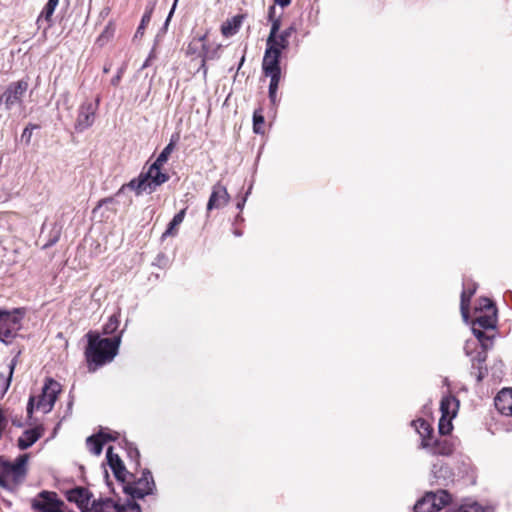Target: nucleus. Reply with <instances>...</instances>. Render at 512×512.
Wrapping results in <instances>:
<instances>
[{"label":"nucleus","mask_w":512,"mask_h":512,"mask_svg":"<svg viewBox=\"0 0 512 512\" xmlns=\"http://www.w3.org/2000/svg\"><path fill=\"white\" fill-rule=\"evenodd\" d=\"M177 139L178 137H176V139L172 137L170 142L161 151L154 163L149 166L147 171H142L138 177L133 178L127 184H124L115 194V197H119L126 189L133 190L137 196L144 193L151 194L155 192L159 186L167 182L169 180V175L162 172L161 168L168 161L171 153L175 149Z\"/></svg>","instance_id":"f257e3e1"},{"label":"nucleus","mask_w":512,"mask_h":512,"mask_svg":"<svg viewBox=\"0 0 512 512\" xmlns=\"http://www.w3.org/2000/svg\"><path fill=\"white\" fill-rule=\"evenodd\" d=\"M124 330L112 338H101L98 332L90 331L86 337L88 344L85 350L89 371H95L98 367L111 362L118 354Z\"/></svg>","instance_id":"f03ea898"},{"label":"nucleus","mask_w":512,"mask_h":512,"mask_svg":"<svg viewBox=\"0 0 512 512\" xmlns=\"http://www.w3.org/2000/svg\"><path fill=\"white\" fill-rule=\"evenodd\" d=\"M29 454L19 455L14 462L0 456V487L15 492L25 481Z\"/></svg>","instance_id":"7ed1b4c3"},{"label":"nucleus","mask_w":512,"mask_h":512,"mask_svg":"<svg viewBox=\"0 0 512 512\" xmlns=\"http://www.w3.org/2000/svg\"><path fill=\"white\" fill-rule=\"evenodd\" d=\"M61 391V385L54 379H46L39 396H30L27 403V417L32 418L34 410L48 413L52 410L58 394Z\"/></svg>","instance_id":"20e7f679"},{"label":"nucleus","mask_w":512,"mask_h":512,"mask_svg":"<svg viewBox=\"0 0 512 512\" xmlns=\"http://www.w3.org/2000/svg\"><path fill=\"white\" fill-rule=\"evenodd\" d=\"M24 312L15 308L11 311L0 309V342L9 345L22 327Z\"/></svg>","instance_id":"39448f33"},{"label":"nucleus","mask_w":512,"mask_h":512,"mask_svg":"<svg viewBox=\"0 0 512 512\" xmlns=\"http://www.w3.org/2000/svg\"><path fill=\"white\" fill-rule=\"evenodd\" d=\"M451 500L450 494L445 490L436 493L429 492L414 505V512H437Z\"/></svg>","instance_id":"423d86ee"},{"label":"nucleus","mask_w":512,"mask_h":512,"mask_svg":"<svg viewBox=\"0 0 512 512\" xmlns=\"http://www.w3.org/2000/svg\"><path fill=\"white\" fill-rule=\"evenodd\" d=\"M125 492L128 493L133 499H142L146 495L152 494L155 490V482L152 473L148 469L142 471L140 478L133 482H128L124 488Z\"/></svg>","instance_id":"0eeeda50"},{"label":"nucleus","mask_w":512,"mask_h":512,"mask_svg":"<svg viewBox=\"0 0 512 512\" xmlns=\"http://www.w3.org/2000/svg\"><path fill=\"white\" fill-rule=\"evenodd\" d=\"M28 89L26 80L11 82L0 95V106L4 104L6 110H10L13 106L22 103V99Z\"/></svg>","instance_id":"6e6552de"},{"label":"nucleus","mask_w":512,"mask_h":512,"mask_svg":"<svg viewBox=\"0 0 512 512\" xmlns=\"http://www.w3.org/2000/svg\"><path fill=\"white\" fill-rule=\"evenodd\" d=\"M62 506L63 502L56 494L48 491H42L31 501L33 512H63Z\"/></svg>","instance_id":"1a4fd4ad"},{"label":"nucleus","mask_w":512,"mask_h":512,"mask_svg":"<svg viewBox=\"0 0 512 512\" xmlns=\"http://www.w3.org/2000/svg\"><path fill=\"white\" fill-rule=\"evenodd\" d=\"M99 103L100 97L98 96L94 102L85 101L80 105L75 123V129L77 131L82 132L93 125Z\"/></svg>","instance_id":"9d476101"},{"label":"nucleus","mask_w":512,"mask_h":512,"mask_svg":"<svg viewBox=\"0 0 512 512\" xmlns=\"http://www.w3.org/2000/svg\"><path fill=\"white\" fill-rule=\"evenodd\" d=\"M496 322L497 311L480 313L477 315L475 320L472 322L471 328L475 338L479 341H482V339L491 341L492 339L487 336L482 329H494L496 327Z\"/></svg>","instance_id":"9b49d317"},{"label":"nucleus","mask_w":512,"mask_h":512,"mask_svg":"<svg viewBox=\"0 0 512 512\" xmlns=\"http://www.w3.org/2000/svg\"><path fill=\"white\" fill-rule=\"evenodd\" d=\"M282 52L266 43L262 61L263 73L267 77L281 76L280 58Z\"/></svg>","instance_id":"f8f14e48"},{"label":"nucleus","mask_w":512,"mask_h":512,"mask_svg":"<svg viewBox=\"0 0 512 512\" xmlns=\"http://www.w3.org/2000/svg\"><path fill=\"white\" fill-rule=\"evenodd\" d=\"M421 448L426 449L434 456H451L456 450V443L452 439L442 437L434 441L423 439L421 441Z\"/></svg>","instance_id":"ddd939ff"},{"label":"nucleus","mask_w":512,"mask_h":512,"mask_svg":"<svg viewBox=\"0 0 512 512\" xmlns=\"http://www.w3.org/2000/svg\"><path fill=\"white\" fill-rule=\"evenodd\" d=\"M92 494L85 487H75L66 492V498L69 502H74L77 504L78 508L82 512H88L91 504Z\"/></svg>","instance_id":"4468645a"},{"label":"nucleus","mask_w":512,"mask_h":512,"mask_svg":"<svg viewBox=\"0 0 512 512\" xmlns=\"http://www.w3.org/2000/svg\"><path fill=\"white\" fill-rule=\"evenodd\" d=\"M229 199L230 196L226 187L220 183L215 184L207 203V212L224 207L228 203Z\"/></svg>","instance_id":"2eb2a0df"},{"label":"nucleus","mask_w":512,"mask_h":512,"mask_svg":"<svg viewBox=\"0 0 512 512\" xmlns=\"http://www.w3.org/2000/svg\"><path fill=\"white\" fill-rule=\"evenodd\" d=\"M432 481L439 485H447L448 482L453 481L454 473L450 467L441 460H437L432 464L431 469Z\"/></svg>","instance_id":"dca6fc26"},{"label":"nucleus","mask_w":512,"mask_h":512,"mask_svg":"<svg viewBox=\"0 0 512 512\" xmlns=\"http://www.w3.org/2000/svg\"><path fill=\"white\" fill-rule=\"evenodd\" d=\"M106 458L108 465L110 466L111 470L113 471L114 476L117 480L121 482L126 481V475L127 471L126 468L121 460V458L113 453V447L109 446L106 452Z\"/></svg>","instance_id":"f3484780"},{"label":"nucleus","mask_w":512,"mask_h":512,"mask_svg":"<svg viewBox=\"0 0 512 512\" xmlns=\"http://www.w3.org/2000/svg\"><path fill=\"white\" fill-rule=\"evenodd\" d=\"M44 428L39 425L31 429H27L17 440V446L20 450H26L36 443L43 435Z\"/></svg>","instance_id":"a211bd4d"},{"label":"nucleus","mask_w":512,"mask_h":512,"mask_svg":"<svg viewBox=\"0 0 512 512\" xmlns=\"http://www.w3.org/2000/svg\"><path fill=\"white\" fill-rule=\"evenodd\" d=\"M496 409L505 416H512V388L502 389L494 399Z\"/></svg>","instance_id":"6ab92c4d"},{"label":"nucleus","mask_w":512,"mask_h":512,"mask_svg":"<svg viewBox=\"0 0 512 512\" xmlns=\"http://www.w3.org/2000/svg\"><path fill=\"white\" fill-rule=\"evenodd\" d=\"M476 288L477 287L475 283H472L471 285L464 283L463 291L461 293L460 310L465 323H469V302L470 298L475 293Z\"/></svg>","instance_id":"aec40b11"},{"label":"nucleus","mask_w":512,"mask_h":512,"mask_svg":"<svg viewBox=\"0 0 512 512\" xmlns=\"http://www.w3.org/2000/svg\"><path fill=\"white\" fill-rule=\"evenodd\" d=\"M459 409V400L453 395H446L440 402L441 416L454 418Z\"/></svg>","instance_id":"412c9836"},{"label":"nucleus","mask_w":512,"mask_h":512,"mask_svg":"<svg viewBox=\"0 0 512 512\" xmlns=\"http://www.w3.org/2000/svg\"><path fill=\"white\" fill-rule=\"evenodd\" d=\"M296 32V26L291 24L289 27L284 29L282 32L277 33L274 38V42L270 46L278 48L279 51H283L289 46V38L293 33Z\"/></svg>","instance_id":"4be33fe9"},{"label":"nucleus","mask_w":512,"mask_h":512,"mask_svg":"<svg viewBox=\"0 0 512 512\" xmlns=\"http://www.w3.org/2000/svg\"><path fill=\"white\" fill-rule=\"evenodd\" d=\"M244 16L235 15L232 18L226 20L221 26V32L225 37L235 35L240 29Z\"/></svg>","instance_id":"5701e85b"},{"label":"nucleus","mask_w":512,"mask_h":512,"mask_svg":"<svg viewBox=\"0 0 512 512\" xmlns=\"http://www.w3.org/2000/svg\"><path fill=\"white\" fill-rule=\"evenodd\" d=\"M88 512H118V503L110 498L93 500Z\"/></svg>","instance_id":"b1692460"},{"label":"nucleus","mask_w":512,"mask_h":512,"mask_svg":"<svg viewBox=\"0 0 512 512\" xmlns=\"http://www.w3.org/2000/svg\"><path fill=\"white\" fill-rule=\"evenodd\" d=\"M479 342V349L472 356H470L473 368H475L476 365H482L483 363H485L487 359V349L489 347V344H491L492 340L486 341L485 339H482V341Z\"/></svg>","instance_id":"393cba45"},{"label":"nucleus","mask_w":512,"mask_h":512,"mask_svg":"<svg viewBox=\"0 0 512 512\" xmlns=\"http://www.w3.org/2000/svg\"><path fill=\"white\" fill-rule=\"evenodd\" d=\"M186 214V210L182 209L174 215L173 219L168 224L167 229L163 233L162 237L174 236L177 233V227L183 222Z\"/></svg>","instance_id":"a878e982"},{"label":"nucleus","mask_w":512,"mask_h":512,"mask_svg":"<svg viewBox=\"0 0 512 512\" xmlns=\"http://www.w3.org/2000/svg\"><path fill=\"white\" fill-rule=\"evenodd\" d=\"M412 425L415 427V430L419 433L422 440L428 439L431 440V434L433 432V428L431 425L424 419H417L412 422Z\"/></svg>","instance_id":"bb28decb"},{"label":"nucleus","mask_w":512,"mask_h":512,"mask_svg":"<svg viewBox=\"0 0 512 512\" xmlns=\"http://www.w3.org/2000/svg\"><path fill=\"white\" fill-rule=\"evenodd\" d=\"M88 450L94 455H100L103 450V440L97 434L91 435L86 439Z\"/></svg>","instance_id":"cd10ccee"},{"label":"nucleus","mask_w":512,"mask_h":512,"mask_svg":"<svg viewBox=\"0 0 512 512\" xmlns=\"http://www.w3.org/2000/svg\"><path fill=\"white\" fill-rule=\"evenodd\" d=\"M119 324H120L119 314L115 313V314L111 315L108 318V321L103 326V334L104 335L114 334L117 331Z\"/></svg>","instance_id":"c85d7f7f"},{"label":"nucleus","mask_w":512,"mask_h":512,"mask_svg":"<svg viewBox=\"0 0 512 512\" xmlns=\"http://www.w3.org/2000/svg\"><path fill=\"white\" fill-rule=\"evenodd\" d=\"M153 9H154V4H150L146 7V10L142 16V19H141V22L137 28V31H136V34H135V37H138V36H142L143 33H144V29L146 27V25L150 22L151 20V16H152V12H153Z\"/></svg>","instance_id":"c756f323"},{"label":"nucleus","mask_w":512,"mask_h":512,"mask_svg":"<svg viewBox=\"0 0 512 512\" xmlns=\"http://www.w3.org/2000/svg\"><path fill=\"white\" fill-rule=\"evenodd\" d=\"M280 77L281 76L270 77L268 94H269V99L273 105H276L278 102L277 90H278V86H279V82H280Z\"/></svg>","instance_id":"7c9ffc66"},{"label":"nucleus","mask_w":512,"mask_h":512,"mask_svg":"<svg viewBox=\"0 0 512 512\" xmlns=\"http://www.w3.org/2000/svg\"><path fill=\"white\" fill-rule=\"evenodd\" d=\"M497 311L494 303L489 298H481L478 306L475 307V313H486Z\"/></svg>","instance_id":"2f4dec72"},{"label":"nucleus","mask_w":512,"mask_h":512,"mask_svg":"<svg viewBox=\"0 0 512 512\" xmlns=\"http://www.w3.org/2000/svg\"><path fill=\"white\" fill-rule=\"evenodd\" d=\"M264 116L259 110L254 111L253 114V130L257 134L263 133Z\"/></svg>","instance_id":"473e14b6"},{"label":"nucleus","mask_w":512,"mask_h":512,"mask_svg":"<svg viewBox=\"0 0 512 512\" xmlns=\"http://www.w3.org/2000/svg\"><path fill=\"white\" fill-rule=\"evenodd\" d=\"M452 419L453 418L441 416V418L439 420L438 430L442 436H445L451 432V430L453 428L452 422H451Z\"/></svg>","instance_id":"72a5a7b5"},{"label":"nucleus","mask_w":512,"mask_h":512,"mask_svg":"<svg viewBox=\"0 0 512 512\" xmlns=\"http://www.w3.org/2000/svg\"><path fill=\"white\" fill-rule=\"evenodd\" d=\"M60 234H61V227L54 224L50 231L49 239L44 244V248L54 245L59 240Z\"/></svg>","instance_id":"f704fd0d"},{"label":"nucleus","mask_w":512,"mask_h":512,"mask_svg":"<svg viewBox=\"0 0 512 512\" xmlns=\"http://www.w3.org/2000/svg\"><path fill=\"white\" fill-rule=\"evenodd\" d=\"M271 22V28L270 33L268 35V38L266 40V43L272 44L274 42L275 35L279 33L280 27H281V19L278 17L275 20L270 21Z\"/></svg>","instance_id":"c9c22d12"},{"label":"nucleus","mask_w":512,"mask_h":512,"mask_svg":"<svg viewBox=\"0 0 512 512\" xmlns=\"http://www.w3.org/2000/svg\"><path fill=\"white\" fill-rule=\"evenodd\" d=\"M480 342L476 339L467 340L464 345V351L467 356H472L478 349Z\"/></svg>","instance_id":"e433bc0d"},{"label":"nucleus","mask_w":512,"mask_h":512,"mask_svg":"<svg viewBox=\"0 0 512 512\" xmlns=\"http://www.w3.org/2000/svg\"><path fill=\"white\" fill-rule=\"evenodd\" d=\"M35 129H39V125L36 124H28L22 134H21V140L25 142L26 145H29L31 142L32 132Z\"/></svg>","instance_id":"4c0bfd02"},{"label":"nucleus","mask_w":512,"mask_h":512,"mask_svg":"<svg viewBox=\"0 0 512 512\" xmlns=\"http://www.w3.org/2000/svg\"><path fill=\"white\" fill-rule=\"evenodd\" d=\"M12 379L5 374L0 373V399H2L8 391Z\"/></svg>","instance_id":"58836bf2"},{"label":"nucleus","mask_w":512,"mask_h":512,"mask_svg":"<svg viewBox=\"0 0 512 512\" xmlns=\"http://www.w3.org/2000/svg\"><path fill=\"white\" fill-rule=\"evenodd\" d=\"M118 512H141V507L138 503L129 501L125 505L118 504Z\"/></svg>","instance_id":"ea45409f"},{"label":"nucleus","mask_w":512,"mask_h":512,"mask_svg":"<svg viewBox=\"0 0 512 512\" xmlns=\"http://www.w3.org/2000/svg\"><path fill=\"white\" fill-rule=\"evenodd\" d=\"M8 423L9 419L6 414V411L0 406V439L2 438V435L6 430Z\"/></svg>","instance_id":"a19ab883"},{"label":"nucleus","mask_w":512,"mask_h":512,"mask_svg":"<svg viewBox=\"0 0 512 512\" xmlns=\"http://www.w3.org/2000/svg\"><path fill=\"white\" fill-rule=\"evenodd\" d=\"M474 369H477L476 379L481 382L488 373L487 367L482 365H476Z\"/></svg>","instance_id":"79ce46f5"},{"label":"nucleus","mask_w":512,"mask_h":512,"mask_svg":"<svg viewBox=\"0 0 512 512\" xmlns=\"http://www.w3.org/2000/svg\"><path fill=\"white\" fill-rule=\"evenodd\" d=\"M98 436L101 438V440H103V444L116 440V437L113 436L110 432L100 431Z\"/></svg>","instance_id":"37998d69"},{"label":"nucleus","mask_w":512,"mask_h":512,"mask_svg":"<svg viewBox=\"0 0 512 512\" xmlns=\"http://www.w3.org/2000/svg\"><path fill=\"white\" fill-rule=\"evenodd\" d=\"M123 73H124V67H121L118 70L117 74L111 79V84L113 86H118V84L120 83L121 78L123 76Z\"/></svg>","instance_id":"c03bdc74"},{"label":"nucleus","mask_w":512,"mask_h":512,"mask_svg":"<svg viewBox=\"0 0 512 512\" xmlns=\"http://www.w3.org/2000/svg\"><path fill=\"white\" fill-rule=\"evenodd\" d=\"M251 189H252V184L250 185V187L248 188L246 194L242 197V199L237 202L236 207L240 211L244 208V205H245V203L247 201V197L251 193Z\"/></svg>","instance_id":"a18cd8bd"},{"label":"nucleus","mask_w":512,"mask_h":512,"mask_svg":"<svg viewBox=\"0 0 512 512\" xmlns=\"http://www.w3.org/2000/svg\"><path fill=\"white\" fill-rule=\"evenodd\" d=\"M17 362H18V356H15L10 364H9V371H8V374L6 375L7 377H10V379H12L13 377V373H14V370H15V367L17 365Z\"/></svg>","instance_id":"49530a36"},{"label":"nucleus","mask_w":512,"mask_h":512,"mask_svg":"<svg viewBox=\"0 0 512 512\" xmlns=\"http://www.w3.org/2000/svg\"><path fill=\"white\" fill-rule=\"evenodd\" d=\"M54 13V10L53 9H50L48 7H44L42 13H41V17H44L45 20H50L51 16L53 15Z\"/></svg>","instance_id":"de8ad7c7"},{"label":"nucleus","mask_w":512,"mask_h":512,"mask_svg":"<svg viewBox=\"0 0 512 512\" xmlns=\"http://www.w3.org/2000/svg\"><path fill=\"white\" fill-rule=\"evenodd\" d=\"M275 14H276L275 6L274 5L269 6V8H268V20L272 21V20L277 19L278 17H276Z\"/></svg>","instance_id":"09e8293b"},{"label":"nucleus","mask_w":512,"mask_h":512,"mask_svg":"<svg viewBox=\"0 0 512 512\" xmlns=\"http://www.w3.org/2000/svg\"><path fill=\"white\" fill-rule=\"evenodd\" d=\"M114 201H115L114 197L104 198L98 202L97 208H100L103 205L112 204V203H114Z\"/></svg>","instance_id":"8fccbe9b"},{"label":"nucleus","mask_w":512,"mask_h":512,"mask_svg":"<svg viewBox=\"0 0 512 512\" xmlns=\"http://www.w3.org/2000/svg\"><path fill=\"white\" fill-rule=\"evenodd\" d=\"M176 2H177V0H175V2H174V4H173V7H172V9L170 10V12H169V14H168V16H167V18H166V21H165V23H164V28H166V27L168 26V24H169V21H170V19H171L172 15H173V13H174V10H175Z\"/></svg>","instance_id":"3c124183"},{"label":"nucleus","mask_w":512,"mask_h":512,"mask_svg":"<svg viewBox=\"0 0 512 512\" xmlns=\"http://www.w3.org/2000/svg\"><path fill=\"white\" fill-rule=\"evenodd\" d=\"M274 3L281 6L282 8H285L290 5L291 0H274Z\"/></svg>","instance_id":"603ef678"},{"label":"nucleus","mask_w":512,"mask_h":512,"mask_svg":"<svg viewBox=\"0 0 512 512\" xmlns=\"http://www.w3.org/2000/svg\"><path fill=\"white\" fill-rule=\"evenodd\" d=\"M58 2H59V0H48L47 4L45 6L50 9H53L55 11V8L57 7Z\"/></svg>","instance_id":"864d4df0"},{"label":"nucleus","mask_w":512,"mask_h":512,"mask_svg":"<svg viewBox=\"0 0 512 512\" xmlns=\"http://www.w3.org/2000/svg\"><path fill=\"white\" fill-rule=\"evenodd\" d=\"M154 57V49H152V51L150 52L148 58L146 59V61L143 63L142 65V68H146L149 66V63L151 61V59Z\"/></svg>","instance_id":"5fc2aeb1"},{"label":"nucleus","mask_w":512,"mask_h":512,"mask_svg":"<svg viewBox=\"0 0 512 512\" xmlns=\"http://www.w3.org/2000/svg\"><path fill=\"white\" fill-rule=\"evenodd\" d=\"M12 424L16 427H22L23 426V423L19 420H16V419H12Z\"/></svg>","instance_id":"6e6d98bb"},{"label":"nucleus","mask_w":512,"mask_h":512,"mask_svg":"<svg viewBox=\"0 0 512 512\" xmlns=\"http://www.w3.org/2000/svg\"><path fill=\"white\" fill-rule=\"evenodd\" d=\"M129 455H130V457H133V455H135V457L138 458L139 457V452H138L137 449H135L134 451H130Z\"/></svg>","instance_id":"4d7b16f0"},{"label":"nucleus","mask_w":512,"mask_h":512,"mask_svg":"<svg viewBox=\"0 0 512 512\" xmlns=\"http://www.w3.org/2000/svg\"><path fill=\"white\" fill-rule=\"evenodd\" d=\"M110 71V66H104L103 72L108 73Z\"/></svg>","instance_id":"13d9d810"},{"label":"nucleus","mask_w":512,"mask_h":512,"mask_svg":"<svg viewBox=\"0 0 512 512\" xmlns=\"http://www.w3.org/2000/svg\"><path fill=\"white\" fill-rule=\"evenodd\" d=\"M244 60H245V58H244V56H242L238 68H240L242 66V64L244 63Z\"/></svg>","instance_id":"bf43d9fd"},{"label":"nucleus","mask_w":512,"mask_h":512,"mask_svg":"<svg viewBox=\"0 0 512 512\" xmlns=\"http://www.w3.org/2000/svg\"><path fill=\"white\" fill-rule=\"evenodd\" d=\"M234 234H235V236H241L242 235V233L240 231H238V230H235Z\"/></svg>","instance_id":"052dcab7"},{"label":"nucleus","mask_w":512,"mask_h":512,"mask_svg":"<svg viewBox=\"0 0 512 512\" xmlns=\"http://www.w3.org/2000/svg\"><path fill=\"white\" fill-rule=\"evenodd\" d=\"M149 93H150V88H149V89H148V91L146 92V95H145V97H144V99H143V100H145V99L147 98V96L149 95Z\"/></svg>","instance_id":"680f3d73"},{"label":"nucleus","mask_w":512,"mask_h":512,"mask_svg":"<svg viewBox=\"0 0 512 512\" xmlns=\"http://www.w3.org/2000/svg\"><path fill=\"white\" fill-rule=\"evenodd\" d=\"M207 54H208V52L206 51V52H205V54H204V60H205L206 58H208V55H207Z\"/></svg>","instance_id":"e2e57ef3"},{"label":"nucleus","mask_w":512,"mask_h":512,"mask_svg":"<svg viewBox=\"0 0 512 512\" xmlns=\"http://www.w3.org/2000/svg\"><path fill=\"white\" fill-rule=\"evenodd\" d=\"M236 220H242V218L238 215L236 216Z\"/></svg>","instance_id":"0e129e2a"},{"label":"nucleus","mask_w":512,"mask_h":512,"mask_svg":"<svg viewBox=\"0 0 512 512\" xmlns=\"http://www.w3.org/2000/svg\"><path fill=\"white\" fill-rule=\"evenodd\" d=\"M205 39V36L200 37L199 41H203Z\"/></svg>","instance_id":"69168bd1"},{"label":"nucleus","mask_w":512,"mask_h":512,"mask_svg":"<svg viewBox=\"0 0 512 512\" xmlns=\"http://www.w3.org/2000/svg\"><path fill=\"white\" fill-rule=\"evenodd\" d=\"M45 227H46V225L44 224V225L42 226V233L44 232Z\"/></svg>","instance_id":"338daca9"}]
</instances>
